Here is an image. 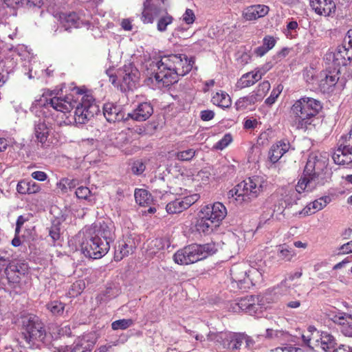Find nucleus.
Segmentation results:
<instances>
[{
  "instance_id": "3c124183",
  "label": "nucleus",
  "mask_w": 352,
  "mask_h": 352,
  "mask_svg": "<svg viewBox=\"0 0 352 352\" xmlns=\"http://www.w3.org/2000/svg\"><path fill=\"white\" fill-rule=\"evenodd\" d=\"M7 7L13 8L23 6L24 3H28L32 5L33 0H0Z\"/></svg>"
},
{
  "instance_id": "f257e3e1",
  "label": "nucleus",
  "mask_w": 352,
  "mask_h": 352,
  "mask_svg": "<svg viewBox=\"0 0 352 352\" xmlns=\"http://www.w3.org/2000/svg\"><path fill=\"white\" fill-rule=\"evenodd\" d=\"M193 64V59L188 58L186 54L163 56L156 63L157 70L155 78L164 86L168 87L177 82L179 76H184L189 73Z\"/></svg>"
},
{
  "instance_id": "9b49d317",
  "label": "nucleus",
  "mask_w": 352,
  "mask_h": 352,
  "mask_svg": "<svg viewBox=\"0 0 352 352\" xmlns=\"http://www.w3.org/2000/svg\"><path fill=\"white\" fill-rule=\"evenodd\" d=\"M338 146L332 155L334 162L342 165L352 163V129L348 134L341 137Z\"/></svg>"
},
{
  "instance_id": "e2e57ef3",
  "label": "nucleus",
  "mask_w": 352,
  "mask_h": 352,
  "mask_svg": "<svg viewBox=\"0 0 352 352\" xmlns=\"http://www.w3.org/2000/svg\"><path fill=\"white\" fill-rule=\"evenodd\" d=\"M276 44V40L273 36H267L264 37L263 41V45L264 47H266V50H270L272 49Z\"/></svg>"
},
{
  "instance_id": "7c9ffc66",
  "label": "nucleus",
  "mask_w": 352,
  "mask_h": 352,
  "mask_svg": "<svg viewBox=\"0 0 352 352\" xmlns=\"http://www.w3.org/2000/svg\"><path fill=\"white\" fill-rule=\"evenodd\" d=\"M135 248L134 242L130 239H124L118 241L116 247L114 259L116 261H121L123 258L128 256L133 252Z\"/></svg>"
},
{
  "instance_id": "6ab92c4d",
  "label": "nucleus",
  "mask_w": 352,
  "mask_h": 352,
  "mask_svg": "<svg viewBox=\"0 0 352 352\" xmlns=\"http://www.w3.org/2000/svg\"><path fill=\"white\" fill-rule=\"evenodd\" d=\"M201 213L204 214L205 218H209L217 224L221 222L227 214V210L223 204L216 202L212 205H208L204 207Z\"/></svg>"
},
{
  "instance_id": "09e8293b",
  "label": "nucleus",
  "mask_w": 352,
  "mask_h": 352,
  "mask_svg": "<svg viewBox=\"0 0 352 352\" xmlns=\"http://www.w3.org/2000/svg\"><path fill=\"white\" fill-rule=\"evenodd\" d=\"M232 137L231 134L226 133L219 141L216 143L214 148L219 150H223L227 147L232 142Z\"/></svg>"
},
{
  "instance_id": "8fccbe9b",
  "label": "nucleus",
  "mask_w": 352,
  "mask_h": 352,
  "mask_svg": "<svg viewBox=\"0 0 352 352\" xmlns=\"http://www.w3.org/2000/svg\"><path fill=\"white\" fill-rule=\"evenodd\" d=\"M49 236L53 242L58 241L60 238V228L59 223L52 224L49 229Z\"/></svg>"
},
{
  "instance_id": "58836bf2",
  "label": "nucleus",
  "mask_w": 352,
  "mask_h": 352,
  "mask_svg": "<svg viewBox=\"0 0 352 352\" xmlns=\"http://www.w3.org/2000/svg\"><path fill=\"white\" fill-rule=\"evenodd\" d=\"M257 102L258 100L253 94L250 93L246 96L239 98L235 102V107L237 111H243Z\"/></svg>"
},
{
  "instance_id": "49530a36",
  "label": "nucleus",
  "mask_w": 352,
  "mask_h": 352,
  "mask_svg": "<svg viewBox=\"0 0 352 352\" xmlns=\"http://www.w3.org/2000/svg\"><path fill=\"white\" fill-rule=\"evenodd\" d=\"M133 324L132 319H120L113 321L111 323V328L113 330H125Z\"/></svg>"
},
{
  "instance_id": "f03ea898",
  "label": "nucleus",
  "mask_w": 352,
  "mask_h": 352,
  "mask_svg": "<svg viewBox=\"0 0 352 352\" xmlns=\"http://www.w3.org/2000/svg\"><path fill=\"white\" fill-rule=\"evenodd\" d=\"M329 155L327 153L313 152L309 154L303 175L297 184L300 191L311 192L317 186L323 185L327 180Z\"/></svg>"
},
{
  "instance_id": "423d86ee",
  "label": "nucleus",
  "mask_w": 352,
  "mask_h": 352,
  "mask_svg": "<svg viewBox=\"0 0 352 352\" xmlns=\"http://www.w3.org/2000/svg\"><path fill=\"white\" fill-rule=\"evenodd\" d=\"M219 245L210 242L205 244H192L177 250L173 255L174 261L179 265H189L215 254Z\"/></svg>"
},
{
  "instance_id": "a18cd8bd",
  "label": "nucleus",
  "mask_w": 352,
  "mask_h": 352,
  "mask_svg": "<svg viewBox=\"0 0 352 352\" xmlns=\"http://www.w3.org/2000/svg\"><path fill=\"white\" fill-rule=\"evenodd\" d=\"M199 152V150L194 148H188L184 151H178L175 154V157L180 161H190Z\"/></svg>"
},
{
  "instance_id": "603ef678",
  "label": "nucleus",
  "mask_w": 352,
  "mask_h": 352,
  "mask_svg": "<svg viewBox=\"0 0 352 352\" xmlns=\"http://www.w3.org/2000/svg\"><path fill=\"white\" fill-rule=\"evenodd\" d=\"M146 168L145 164L140 160L134 162L131 165V172L135 175H142Z\"/></svg>"
},
{
  "instance_id": "bb28decb",
  "label": "nucleus",
  "mask_w": 352,
  "mask_h": 352,
  "mask_svg": "<svg viewBox=\"0 0 352 352\" xmlns=\"http://www.w3.org/2000/svg\"><path fill=\"white\" fill-rule=\"evenodd\" d=\"M309 4L319 15L330 16L336 10V4L332 0H310Z\"/></svg>"
},
{
  "instance_id": "4d7b16f0",
  "label": "nucleus",
  "mask_w": 352,
  "mask_h": 352,
  "mask_svg": "<svg viewBox=\"0 0 352 352\" xmlns=\"http://www.w3.org/2000/svg\"><path fill=\"white\" fill-rule=\"evenodd\" d=\"M14 143L13 138H0V153L4 152L8 147L12 146Z\"/></svg>"
},
{
  "instance_id": "864d4df0",
  "label": "nucleus",
  "mask_w": 352,
  "mask_h": 352,
  "mask_svg": "<svg viewBox=\"0 0 352 352\" xmlns=\"http://www.w3.org/2000/svg\"><path fill=\"white\" fill-rule=\"evenodd\" d=\"M298 28V23L296 21H290L287 23V28L284 31L285 34L287 37L292 38L294 33L296 32V30Z\"/></svg>"
},
{
  "instance_id": "13d9d810",
  "label": "nucleus",
  "mask_w": 352,
  "mask_h": 352,
  "mask_svg": "<svg viewBox=\"0 0 352 352\" xmlns=\"http://www.w3.org/2000/svg\"><path fill=\"white\" fill-rule=\"evenodd\" d=\"M223 335L224 332L214 333L210 331L207 335V340L221 344Z\"/></svg>"
},
{
  "instance_id": "774afa93",
  "label": "nucleus",
  "mask_w": 352,
  "mask_h": 352,
  "mask_svg": "<svg viewBox=\"0 0 352 352\" xmlns=\"http://www.w3.org/2000/svg\"><path fill=\"white\" fill-rule=\"evenodd\" d=\"M333 352H352V347L349 345L341 344L334 349Z\"/></svg>"
},
{
  "instance_id": "ddd939ff",
  "label": "nucleus",
  "mask_w": 352,
  "mask_h": 352,
  "mask_svg": "<svg viewBox=\"0 0 352 352\" xmlns=\"http://www.w3.org/2000/svg\"><path fill=\"white\" fill-rule=\"evenodd\" d=\"M25 329L23 332L24 338L28 343L35 342H43L46 336V331L43 324L38 318H30L24 324Z\"/></svg>"
},
{
  "instance_id": "b1692460",
  "label": "nucleus",
  "mask_w": 352,
  "mask_h": 352,
  "mask_svg": "<svg viewBox=\"0 0 352 352\" xmlns=\"http://www.w3.org/2000/svg\"><path fill=\"white\" fill-rule=\"evenodd\" d=\"M10 286L13 288L16 294L21 292V277L24 273L21 272L16 265H10L5 271Z\"/></svg>"
},
{
  "instance_id": "f8f14e48",
  "label": "nucleus",
  "mask_w": 352,
  "mask_h": 352,
  "mask_svg": "<svg viewBox=\"0 0 352 352\" xmlns=\"http://www.w3.org/2000/svg\"><path fill=\"white\" fill-rule=\"evenodd\" d=\"M75 104L76 102L73 100L72 96H67L65 98L54 96L50 99L43 96V98L36 101V106L43 107L45 109L52 107L63 113L70 112Z\"/></svg>"
},
{
  "instance_id": "393cba45",
  "label": "nucleus",
  "mask_w": 352,
  "mask_h": 352,
  "mask_svg": "<svg viewBox=\"0 0 352 352\" xmlns=\"http://www.w3.org/2000/svg\"><path fill=\"white\" fill-rule=\"evenodd\" d=\"M317 80V85L323 93H329L333 91V87L338 82L339 78L331 72H322Z\"/></svg>"
},
{
  "instance_id": "cd10ccee",
  "label": "nucleus",
  "mask_w": 352,
  "mask_h": 352,
  "mask_svg": "<svg viewBox=\"0 0 352 352\" xmlns=\"http://www.w3.org/2000/svg\"><path fill=\"white\" fill-rule=\"evenodd\" d=\"M333 64L336 66H345L352 59V49L346 47V44L339 45L336 52L331 55Z\"/></svg>"
},
{
  "instance_id": "a211bd4d",
  "label": "nucleus",
  "mask_w": 352,
  "mask_h": 352,
  "mask_svg": "<svg viewBox=\"0 0 352 352\" xmlns=\"http://www.w3.org/2000/svg\"><path fill=\"white\" fill-rule=\"evenodd\" d=\"M85 228L91 229L92 231H94V234L102 238L103 241L109 244L115 239V226L112 221H102Z\"/></svg>"
},
{
  "instance_id": "1a4fd4ad",
  "label": "nucleus",
  "mask_w": 352,
  "mask_h": 352,
  "mask_svg": "<svg viewBox=\"0 0 352 352\" xmlns=\"http://www.w3.org/2000/svg\"><path fill=\"white\" fill-rule=\"evenodd\" d=\"M303 192L298 190L297 186L296 188H294L292 186L281 187L274 194H272L267 199V201L272 202L280 199L282 202L278 206H274L273 212L276 211L282 212L285 208L296 204V201L300 199L299 194Z\"/></svg>"
},
{
  "instance_id": "7ed1b4c3",
  "label": "nucleus",
  "mask_w": 352,
  "mask_h": 352,
  "mask_svg": "<svg viewBox=\"0 0 352 352\" xmlns=\"http://www.w3.org/2000/svg\"><path fill=\"white\" fill-rule=\"evenodd\" d=\"M322 108L320 100L311 97L296 100L289 112V122L296 130H307Z\"/></svg>"
},
{
  "instance_id": "680f3d73",
  "label": "nucleus",
  "mask_w": 352,
  "mask_h": 352,
  "mask_svg": "<svg viewBox=\"0 0 352 352\" xmlns=\"http://www.w3.org/2000/svg\"><path fill=\"white\" fill-rule=\"evenodd\" d=\"M338 250V255L352 253V240L342 245Z\"/></svg>"
},
{
  "instance_id": "052dcab7",
  "label": "nucleus",
  "mask_w": 352,
  "mask_h": 352,
  "mask_svg": "<svg viewBox=\"0 0 352 352\" xmlns=\"http://www.w3.org/2000/svg\"><path fill=\"white\" fill-rule=\"evenodd\" d=\"M303 75L304 78L305 79L307 83L316 85V83H317V80L318 78L314 76V69H310L309 70H307Z\"/></svg>"
},
{
  "instance_id": "9d476101",
  "label": "nucleus",
  "mask_w": 352,
  "mask_h": 352,
  "mask_svg": "<svg viewBox=\"0 0 352 352\" xmlns=\"http://www.w3.org/2000/svg\"><path fill=\"white\" fill-rule=\"evenodd\" d=\"M231 276L232 280L237 283L239 288L242 290L250 289L263 280L262 272L254 267L241 273L237 272V267H234L231 270Z\"/></svg>"
},
{
  "instance_id": "ea45409f",
  "label": "nucleus",
  "mask_w": 352,
  "mask_h": 352,
  "mask_svg": "<svg viewBox=\"0 0 352 352\" xmlns=\"http://www.w3.org/2000/svg\"><path fill=\"white\" fill-rule=\"evenodd\" d=\"M295 250L285 244L279 245L278 256L285 261H290L296 256Z\"/></svg>"
},
{
  "instance_id": "a878e982",
  "label": "nucleus",
  "mask_w": 352,
  "mask_h": 352,
  "mask_svg": "<svg viewBox=\"0 0 352 352\" xmlns=\"http://www.w3.org/2000/svg\"><path fill=\"white\" fill-rule=\"evenodd\" d=\"M270 11L267 6L256 4L245 8L242 13L243 17L246 21H254L266 16Z\"/></svg>"
},
{
  "instance_id": "69168bd1",
  "label": "nucleus",
  "mask_w": 352,
  "mask_h": 352,
  "mask_svg": "<svg viewBox=\"0 0 352 352\" xmlns=\"http://www.w3.org/2000/svg\"><path fill=\"white\" fill-rule=\"evenodd\" d=\"M32 177L34 179H36V180L41 181V182H43L47 179V175L43 171L36 170L32 173Z\"/></svg>"
},
{
  "instance_id": "c756f323",
  "label": "nucleus",
  "mask_w": 352,
  "mask_h": 352,
  "mask_svg": "<svg viewBox=\"0 0 352 352\" xmlns=\"http://www.w3.org/2000/svg\"><path fill=\"white\" fill-rule=\"evenodd\" d=\"M243 339V337L241 333L224 332L221 345L224 349L237 350L241 347Z\"/></svg>"
},
{
  "instance_id": "79ce46f5",
  "label": "nucleus",
  "mask_w": 352,
  "mask_h": 352,
  "mask_svg": "<svg viewBox=\"0 0 352 352\" xmlns=\"http://www.w3.org/2000/svg\"><path fill=\"white\" fill-rule=\"evenodd\" d=\"M166 245L168 246V241H166L165 239L162 238H156L149 243V254L151 255H155L159 251L164 250Z\"/></svg>"
},
{
  "instance_id": "f3484780",
  "label": "nucleus",
  "mask_w": 352,
  "mask_h": 352,
  "mask_svg": "<svg viewBox=\"0 0 352 352\" xmlns=\"http://www.w3.org/2000/svg\"><path fill=\"white\" fill-rule=\"evenodd\" d=\"M232 309L234 312L242 311L250 315L256 314L261 309V304L259 303V297L256 296H247L232 304Z\"/></svg>"
},
{
  "instance_id": "4468645a",
  "label": "nucleus",
  "mask_w": 352,
  "mask_h": 352,
  "mask_svg": "<svg viewBox=\"0 0 352 352\" xmlns=\"http://www.w3.org/2000/svg\"><path fill=\"white\" fill-rule=\"evenodd\" d=\"M309 331H314L316 333V339L312 341L313 349L317 352L320 351L327 352L335 349L336 340L331 334L327 331H322L319 334V331L314 327H309Z\"/></svg>"
},
{
  "instance_id": "5701e85b",
  "label": "nucleus",
  "mask_w": 352,
  "mask_h": 352,
  "mask_svg": "<svg viewBox=\"0 0 352 352\" xmlns=\"http://www.w3.org/2000/svg\"><path fill=\"white\" fill-rule=\"evenodd\" d=\"M61 19L65 30H68L71 28H79L82 27H86L89 29L90 26L89 19H85V16H82L76 12L65 14Z\"/></svg>"
},
{
  "instance_id": "2f4dec72",
  "label": "nucleus",
  "mask_w": 352,
  "mask_h": 352,
  "mask_svg": "<svg viewBox=\"0 0 352 352\" xmlns=\"http://www.w3.org/2000/svg\"><path fill=\"white\" fill-rule=\"evenodd\" d=\"M290 148L288 140H283L272 146L269 151V159L273 164L277 162L280 157Z\"/></svg>"
},
{
  "instance_id": "c03bdc74",
  "label": "nucleus",
  "mask_w": 352,
  "mask_h": 352,
  "mask_svg": "<svg viewBox=\"0 0 352 352\" xmlns=\"http://www.w3.org/2000/svg\"><path fill=\"white\" fill-rule=\"evenodd\" d=\"M47 309L54 316L63 315L65 310V304L59 300H53L46 305Z\"/></svg>"
},
{
  "instance_id": "72a5a7b5",
  "label": "nucleus",
  "mask_w": 352,
  "mask_h": 352,
  "mask_svg": "<svg viewBox=\"0 0 352 352\" xmlns=\"http://www.w3.org/2000/svg\"><path fill=\"white\" fill-rule=\"evenodd\" d=\"M34 133L38 142L44 146L49 136L50 129L45 124V120L39 118L34 121Z\"/></svg>"
},
{
  "instance_id": "a19ab883",
  "label": "nucleus",
  "mask_w": 352,
  "mask_h": 352,
  "mask_svg": "<svg viewBox=\"0 0 352 352\" xmlns=\"http://www.w3.org/2000/svg\"><path fill=\"white\" fill-rule=\"evenodd\" d=\"M134 196L136 203L140 206L148 205L151 201V195L145 189H135Z\"/></svg>"
},
{
  "instance_id": "473e14b6",
  "label": "nucleus",
  "mask_w": 352,
  "mask_h": 352,
  "mask_svg": "<svg viewBox=\"0 0 352 352\" xmlns=\"http://www.w3.org/2000/svg\"><path fill=\"white\" fill-rule=\"evenodd\" d=\"M94 345L95 342L90 340L88 336H82L69 346V352H91Z\"/></svg>"
},
{
  "instance_id": "4c0bfd02",
  "label": "nucleus",
  "mask_w": 352,
  "mask_h": 352,
  "mask_svg": "<svg viewBox=\"0 0 352 352\" xmlns=\"http://www.w3.org/2000/svg\"><path fill=\"white\" fill-rule=\"evenodd\" d=\"M217 225L218 224L209 218H205L204 214L201 213L196 224V228L199 232L209 233L212 232L213 228Z\"/></svg>"
},
{
  "instance_id": "6e6d98bb",
  "label": "nucleus",
  "mask_w": 352,
  "mask_h": 352,
  "mask_svg": "<svg viewBox=\"0 0 352 352\" xmlns=\"http://www.w3.org/2000/svg\"><path fill=\"white\" fill-rule=\"evenodd\" d=\"M283 87L279 85L276 89H274L270 96L266 99L265 102L268 104H272L276 101L280 92L282 91Z\"/></svg>"
},
{
  "instance_id": "c9c22d12",
  "label": "nucleus",
  "mask_w": 352,
  "mask_h": 352,
  "mask_svg": "<svg viewBox=\"0 0 352 352\" xmlns=\"http://www.w3.org/2000/svg\"><path fill=\"white\" fill-rule=\"evenodd\" d=\"M331 201V199L329 196L321 197L308 204L304 209L305 212L307 214H314L323 209Z\"/></svg>"
},
{
  "instance_id": "20e7f679",
  "label": "nucleus",
  "mask_w": 352,
  "mask_h": 352,
  "mask_svg": "<svg viewBox=\"0 0 352 352\" xmlns=\"http://www.w3.org/2000/svg\"><path fill=\"white\" fill-rule=\"evenodd\" d=\"M267 184V182L264 177L255 175L238 184L229 191V195L234 197L239 204L249 203L260 195Z\"/></svg>"
},
{
  "instance_id": "f704fd0d",
  "label": "nucleus",
  "mask_w": 352,
  "mask_h": 352,
  "mask_svg": "<svg viewBox=\"0 0 352 352\" xmlns=\"http://www.w3.org/2000/svg\"><path fill=\"white\" fill-rule=\"evenodd\" d=\"M17 192L20 194H34L40 191L38 184L34 181H21L16 186Z\"/></svg>"
},
{
  "instance_id": "2eb2a0df",
  "label": "nucleus",
  "mask_w": 352,
  "mask_h": 352,
  "mask_svg": "<svg viewBox=\"0 0 352 352\" xmlns=\"http://www.w3.org/2000/svg\"><path fill=\"white\" fill-rule=\"evenodd\" d=\"M327 318L337 325L344 336L352 337V315L334 310L329 311Z\"/></svg>"
},
{
  "instance_id": "0e129e2a",
  "label": "nucleus",
  "mask_w": 352,
  "mask_h": 352,
  "mask_svg": "<svg viewBox=\"0 0 352 352\" xmlns=\"http://www.w3.org/2000/svg\"><path fill=\"white\" fill-rule=\"evenodd\" d=\"M214 116V113L211 110H204L200 113L201 119L204 121L211 120Z\"/></svg>"
},
{
  "instance_id": "39448f33",
  "label": "nucleus",
  "mask_w": 352,
  "mask_h": 352,
  "mask_svg": "<svg viewBox=\"0 0 352 352\" xmlns=\"http://www.w3.org/2000/svg\"><path fill=\"white\" fill-rule=\"evenodd\" d=\"M167 0H146L143 4L141 20L144 23H152L159 17L157 29L162 32L173 22V17L166 12Z\"/></svg>"
},
{
  "instance_id": "412c9836",
  "label": "nucleus",
  "mask_w": 352,
  "mask_h": 352,
  "mask_svg": "<svg viewBox=\"0 0 352 352\" xmlns=\"http://www.w3.org/2000/svg\"><path fill=\"white\" fill-rule=\"evenodd\" d=\"M269 65L258 69L255 72H248L243 74L237 81L236 87L239 89H243L253 85L256 82L261 79L262 76L270 69Z\"/></svg>"
},
{
  "instance_id": "e433bc0d",
  "label": "nucleus",
  "mask_w": 352,
  "mask_h": 352,
  "mask_svg": "<svg viewBox=\"0 0 352 352\" xmlns=\"http://www.w3.org/2000/svg\"><path fill=\"white\" fill-rule=\"evenodd\" d=\"M211 102L221 108H228L231 106L232 100L230 96L225 91H220L213 95Z\"/></svg>"
},
{
  "instance_id": "0eeeda50",
  "label": "nucleus",
  "mask_w": 352,
  "mask_h": 352,
  "mask_svg": "<svg viewBox=\"0 0 352 352\" xmlns=\"http://www.w3.org/2000/svg\"><path fill=\"white\" fill-rule=\"evenodd\" d=\"M83 254L98 259L104 256L110 249V244L94 234L91 229L84 228L77 236Z\"/></svg>"
},
{
  "instance_id": "c85d7f7f",
  "label": "nucleus",
  "mask_w": 352,
  "mask_h": 352,
  "mask_svg": "<svg viewBox=\"0 0 352 352\" xmlns=\"http://www.w3.org/2000/svg\"><path fill=\"white\" fill-rule=\"evenodd\" d=\"M103 115L108 122H116L124 119V113L120 106L108 102L103 106Z\"/></svg>"
},
{
  "instance_id": "37998d69",
  "label": "nucleus",
  "mask_w": 352,
  "mask_h": 352,
  "mask_svg": "<svg viewBox=\"0 0 352 352\" xmlns=\"http://www.w3.org/2000/svg\"><path fill=\"white\" fill-rule=\"evenodd\" d=\"M270 89V84L268 81L265 80L260 83L256 89L251 93L258 102L263 99Z\"/></svg>"
},
{
  "instance_id": "de8ad7c7",
  "label": "nucleus",
  "mask_w": 352,
  "mask_h": 352,
  "mask_svg": "<svg viewBox=\"0 0 352 352\" xmlns=\"http://www.w3.org/2000/svg\"><path fill=\"white\" fill-rule=\"evenodd\" d=\"M290 285L287 283V279L283 280L276 287L274 288V293L280 296L286 295L289 290Z\"/></svg>"
},
{
  "instance_id": "4be33fe9",
  "label": "nucleus",
  "mask_w": 352,
  "mask_h": 352,
  "mask_svg": "<svg viewBox=\"0 0 352 352\" xmlns=\"http://www.w3.org/2000/svg\"><path fill=\"white\" fill-rule=\"evenodd\" d=\"M153 113L152 104L150 102H142L138 103L128 116L135 121L143 122L148 120Z\"/></svg>"
},
{
  "instance_id": "338daca9",
  "label": "nucleus",
  "mask_w": 352,
  "mask_h": 352,
  "mask_svg": "<svg viewBox=\"0 0 352 352\" xmlns=\"http://www.w3.org/2000/svg\"><path fill=\"white\" fill-rule=\"evenodd\" d=\"M132 20L130 19H124L121 21V27L126 31H131L133 29Z\"/></svg>"
},
{
  "instance_id": "6e6552de",
  "label": "nucleus",
  "mask_w": 352,
  "mask_h": 352,
  "mask_svg": "<svg viewBox=\"0 0 352 352\" xmlns=\"http://www.w3.org/2000/svg\"><path fill=\"white\" fill-rule=\"evenodd\" d=\"M99 111V106L93 96L89 95L84 96L81 101L76 106L74 115V122L77 125L85 124Z\"/></svg>"
},
{
  "instance_id": "dca6fc26",
  "label": "nucleus",
  "mask_w": 352,
  "mask_h": 352,
  "mask_svg": "<svg viewBox=\"0 0 352 352\" xmlns=\"http://www.w3.org/2000/svg\"><path fill=\"white\" fill-rule=\"evenodd\" d=\"M118 75L121 82V86L124 87L125 90L126 89H133L135 87L136 82L139 79V72L133 64L125 65L119 70Z\"/></svg>"
},
{
  "instance_id": "5fc2aeb1",
  "label": "nucleus",
  "mask_w": 352,
  "mask_h": 352,
  "mask_svg": "<svg viewBox=\"0 0 352 352\" xmlns=\"http://www.w3.org/2000/svg\"><path fill=\"white\" fill-rule=\"evenodd\" d=\"M76 195L78 199H87L91 195V190L87 187L80 186L76 189Z\"/></svg>"
},
{
  "instance_id": "aec40b11",
  "label": "nucleus",
  "mask_w": 352,
  "mask_h": 352,
  "mask_svg": "<svg viewBox=\"0 0 352 352\" xmlns=\"http://www.w3.org/2000/svg\"><path fill=\"white\" fill-rule=\"evenodd\" d=\"M197 199V195L178 198L169 202L166 206V210L169 214L179 213L188 208L191 205L195 203Z\"/></svg>"
},
{
  "instance_id": "bf43d9fd",
  "label": "nucleus",
  "mask_w": 352,
  "mask_h": 352,
  "mask_svg": "<svg viewBox=\"0 0 352 352\" xmlns=\"http://www.w3.org/2000/svg\"><path fill=\"white\" fill-rule=\"evenodd\" d=\"M183 21L188 25L192 24L195 20V15L192 10L187 8L182 16Z\"/></svg>"
}]
</instances>
